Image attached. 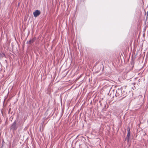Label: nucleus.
Returning a JSON list of instances; mask_svg holds the SVG:
<instances>
[{"instance_id":"f03ea898","label":"nucleus","mask_w":148,"mask_h":148,"mask_svg":"<svg viewBox=\"0 0 148 148\" xmlns=\"http://www.w3.org/2000/svg\"><path fill=\"white\" fill-rule=\"evenodd\" d=\"M33 14L34 17H37L40 14V12L38 10H37L34 12Z\"/></svg>"},{"instance_id":"423d86ee","label":"nucleus","mask_w":148,"mask_h":148,"mask_svg":"<svg viewBox=\"0 0 148 148\" xmlns=\"http://www.w3.org/2000/svg\"><path fill=\"white\" fill-rule=\"evenodd\" d=\"M147 16H148V11H147Z\"/></svg>"},{"instance_id":"20e7f679","label":"nucleus","mask_w":148,"mask_h":148,"mask_svg":"<svg viewBox=\"0 0 148 148\" xmlns=\"http://www.w3.org/2000/svg\"><path fill=\"white\" fill-rule=\"evenodd\" d=\"M11 129L13 130H16V122L14 121L11 127Z\"/></svg>"},{"instance_id":"f257e3e1","label":"nucleus","mask_w":148,"mask_h":148,"mask_svg":"<svg viewBox=\"0 0 148 148\" xmlns=\"http://www.w3.org/2000/svg\"><path fill=\"white\" fill-rule=\"evenodd\" d=\"M122 90L121 88H118L117 90L115 95L116 97H121L122 96H124L122 95Z\"/></svg>"},{"instance_id":"7ed1b4c3","label":"nucleus","mask_w":148,"mask_h":148,"mask_svg":"<svg viewBox=\"0 0 148 148\" xmlns=\"http://www.w3.org/2000/svg\"><path fill=\"white\" fill-rule=\"evenodd\" d=\"M130 130L129 128L127 129V134L126 139L127 140V141L128 142L130 139Z\"/></svg>"},{"instance_id":"39448f33","label":"nucleus","mask_w":148,"mask_h":148,"mask_svg":"<svg viewBox=\"0 0 148 148\" xmlns=\"http://www.w3.org/2000/svg\"><path fill=\"white\" fill-rule=\"evenodd\" d=\"M35 40V38H33L27 41V43L29 44H31L33 43Z\"/></svg>"}]
</instances>
